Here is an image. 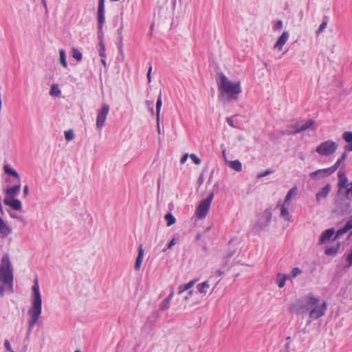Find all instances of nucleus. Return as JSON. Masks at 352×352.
Listing matches in <instances>:
<instances>
[{
	"label": "nucleus",
	"mask_w": 352,
	"mask_h": 352,
	"mask_svg": "<svg viewBox=\"0 0 352 352\" xmlns=\"http://www.w3.org/2000/svg\"><path fill=\"white\" fill-rule=\"evenodd\" d=\"M317 298L318 297L314 296L312 294H308L297 300L292 305V311L297 315H301L303 317L309 314L314 305V302H316Z\"/></svg>",
	"instance_id": "7ed1b4c3"
},
{
	"label": "nucleus",
	"mask_w": 352,
	"mask_h": 352,
	"mask_svg": "<svg viewBox=\"0 0 352 352\" xmlns=\"http://www.w3.org/2000/svg\"><path fill=\"white\" fill-rule=\"evenodd\" d=\"M151 72H152V66L151 65L148 67L147 75H146L147 78H148V81L149 83L151 82Z\"/></svg>",
	"instance_id": "864d4df0"
},
{
	"label": "nucleus",
	"mask_w": 352,
	"mask_h": 352,
	"mask_svg": "<svg viewBox=\"0 0 352 352\" xmlns=\"http://www.w3.org/2000/svg\"><path fill=\"white\" fill-rule=\"evenodd\" d=\"M176 243L175 239H173L167 245V249H171L172 247Z\"/></svg>",
	"instance_id": "4d7b16f0"
},
{
	"label": "nucleus",
	"mask_w": 352,
	"mask_h": 352,
	"mask_svg": "<svg viewBox=\"0 0 352 352\" xmlns=\"http://www.w3.org/2000/svg\"><path fill=\"white\" fill-rule=\"evenodd\" d=\"M4 291H5V289H4L3 286L0 285V296H1V297L3 296Z\"/></svg>",
	"instance_id": "0e129e2a"
},
{
	"label": "nucleus",
	"mask_w": 352,
	"mask_h": 352,
	"mask_svg": "<svg viewBox=\"0 0 352 352\" xmlns=\"http://www.w3.org/2000/svg\"><path fill=\"white\" fill-rule=\"evenodd\" d=\"M21 190V182H15L14 185L11 187L6 188L4 192L6 195V197L14 198Z\"/></svg>",
	"instance_id": "9b49d317"
},
{
	"label": "nucleus",
	"mask_w": 352,
	"mask_h": 352,
	"mask_svg": "<svg viewBox=\"0 0 352 352\" xmlns=\"http://www.w3.org/2000/svg\"><path fill=\"white\" fill-rule=\"evenodd\" d=\"M327 306V302L325 301H323L322 303L320 304V298L318 297L316 302H314V305L309 312V318L314 320L323 316L326 313Z\"/></svg>",
	"instance_id": "0eeeda50"
},
{
	"label": "nucleus",
	"mask_w": 352,
	"mask_h": 352,
	"mask_svg": "<svg viewBox=\"0 0 352 352\" xmlns=\"http://www.w3.org/2000/svg\"><path fill=\"white\" fill-rule=\"evenodd\" d=\"M327 21H323L320 25V27H319V28L318 29V30L316 32V34L319 35L320 33H322L324 31V30L327 28Z\"/></svg>",
	"instance_id": "79ce46f5"
},
{
	"label": "nucleus",
	"mask_w": 352,
	"mask_h": 352,
	"mask_svg": "<svg viewBox=\"0 0 352 352\" xmlns=\"http://www.w3.org/2000/svg\"><path fill=\"white\" fill-rule=\"evenodd\" d=\"M109 105L107 104H103L101 109L99 111L96 118V127L98 129H102L104 125L107 116L109 112Z\"/></svg>",
	"instance_id": "1a4fd4ad"
},
{
	"label": "nucleus",
	"mask_w": 352,
	"mask_h": 352,
	"mask_svg": "<svg viewBox=\"0 0 352 352\" xmlns=\"http://www.w3.org/2000/svg\"><path fill=\"white\" fill-rule=\"evenodd\" d=\"M164 219L166 221L167 226H168V227L173 225L176 221L175 218L174 217V216L173 215V214L171 212H168L165 215Z\"/></svg>",
	"instance_id": "473e14b6"
},
{
	"label": "nucleus",
	"mask_w": 352,
	"mask_h": 352,
	"mask_svg": "<svg viewBox=\"0 0 352 352\" xmlns=\"http://www.w3.org/2000/svg\"><path fill=\"white\" fill-rule=\"evenodd\" d=\"M283 21L279 20L276 22V23L274 26V30H280L283 28Z\"/></svg>",
	"instance_id": "de8ad7c7"
},
{
	"label": "nucleus",
	"mask_w": 352,
	"mask_h": 352,
	"mask_svg": "<svg viewBox=\"0 0 352 352\" xmlns=\"http://www.w3.org/2000/svg\"><path fill=\"white\" fill-rule=\"evenodd\" d=\"M122 30H123V25H122L120 28L118 30V35H122Z\"/></svg>",
	"instance_id": "69168bd1"
},
{
	"label": "nucleus",
	"mask_w": 352,
	"mask_h": 352,
	"mask_svg": "<svg viewBox=\"0 0 352 352\" xmlns=\"http://www.w3.org/2000/svg\"><path fill=\"white\" fill-rule=\"evenodd\" d=\"M214 192H210L208 196L202 199L196 210V214L200 219L206 218L209 211L211 202L214 198Z\"/></svg>",
	"instance_id": "423d86ee"
},
{
	"label": "nucleus",
	"mask_w": 352,
	"mask_h": 352,
	"mask_svg": "<svg viewBox=\"0 0 352 352\" xmlns=\"http://www.w3.org/2000/svg\"><path fill=\"white\" fill-rule=\"evenodd\" d=\"M314 123L315 122L313 120H309L300 126L294 125V128L295 129V132L298 133L305 131L311 127Z\"/></svg>",
	"instance_id": "6ab92c4d"
},
{
	"label": "nucleus",
	"mask_w": 352,
	"mask_h": 352,
	"mask_svg": "<svg viewBox=\"0 0 352 352\" xmlns=\"http://www.w3.org/2000/svg\"><path fill=\"white\" fill-rule=\"evenodd\" d=\"M162 105V93L160 92L158 96L157 102H156V116H157V121L160 120V111H161Z\"/></svg>",
	"instance_id": "c85d7f7f"
},
{
	"label": "nucleus",
	"mask_w": 352,
	"mask_h": 352,
	"mask_svg": "<svg viewBox=\"0 0 352 352\" xmlns=\"http://www.w3.org/2000/svg\"><path fill=\"white\" fill-rule=\"evenodd\" d=\"M224 274V272L221 270H218L215 272V275L217 277H219Z\"/></svg>",
	"instance_id": "680f3d73"
},
{
	"label": "nucleus",
	"mask_w": 352,
	"mask_h": 352,
	"mask_svg": "<svg viewBox=\"0 0 352 352\" xmlns=\"http://www.w3.org/2000/svg\"><path fill=\"white\" fill-rule=\"evenodd\" d=\"M188 157H189V155L188 153H186L185 155H184L180 160V163L182 164H184L188 160Z\"/></svg>",
	"instance_id": "6e6d98bb"
},
{
	"label": "nucleus",
	"mask_w": 352,
	"mask_h": 352,
	"mask_svg": "<svg viewBox=\"0 0 352 352\" xmlns=\"http://www.w3.org/2000/svg\"><path fill=\"white\" fill-rule=\"evenodd\" d=\"M173 296V292L170 294L160 303V310L164 311L170 307V302Z\"/></svg>",
	"instance_id": "393cba45"
},
{
	"label": "nucleus",
	"mask_w": 352,
	"mask_h": 352,
	"mask_svg": "<svg viewBox=\"0 0 352 352\" xmlns=\"http://www.w3.org/2000/svg\"><path fill=\"white\" fill-rule=\"evenodd\" d=\"M236 252V248L229 250L226 254V258H231L232 256H233L235 254Z\"/></svg>",
	"instance_id": "49530a36"
},
{
	"label": "nucleus",
	"mask_w": 352,
	"mask_h": 352,
	"mask_svg": "<svg viewBox=\"0 0 352 352\" xmlns=\"http://www.w3.org/2000/svg\"><path fill=\"white\" fill-rule=\"evenodd\" d=\"M349 184H348V179L344 173H342L340 170L338 172V186H339V192L341 191L342 188H346Z\"/></svg>",
	"instance_id": "aec40b11"
},
{
	"label": "nucleus",
	"mask_w": 352,
	"mask_h": 352,
	"mask_svg": "<svg viewBox=\"0 0 352 352\" xmlns=\"http://www.w3.org/2000/svg\"><path fill=\"white\" fill-rule=\"evenodd\" d=\"M226 164L229 166L232 169L240 172L242 170V164L239 160L232 161H226Z\"/></svg>",
	"instance_id": "5701e85b"
},
{
	"label": "nucleus",
	"mask_w": 352,
	"mask_h": 352,
	"mask_svg": "<svg viewBox=\"0 0 352 352\" xmlns=\"http://www.w3.org/2000/svg\"><path fill=\"white\" fill-rule=\"evenodd\" d=\"M338 144L332 140H327L321 142L316 148V151L320 155L329 156L336 153Z\"/></svg>",
	"instance_id": "39448f33"
},
{
	"label": "nucleus",
	"mask_w": 352,
	"mask_h": 352,
	"mask_svg": "<svg viewBox=\"0 0 352 352\" xmlns=\"http://www.w3.org/2000/svg\"><path fill=\"white\" fill-rule=\"evenodd\" d=\"M0 281L11 287L13 282V270L9 256L6 254L1 258L0 265Z\"/></svg>",
	"instance_id": "20e7f679"
},
{
	"label": "nucleus",
	"mask_w": 352,
	"mask_h": 352,
	"mask_svg": "<svg viewBox=\"0 0 352 352\" xmlns=\"http://www.w3.org/2000/svg\"><path fill=\"white\" fill-rule=\"evenodd\" d=\"M210 287L208 281H204L197 285V288L199 293L206 294L208 289Z\"/></svg>",
	"instance_id": "c756f323"
},
{
	"label": "nucleus",
	"mask_w": 352,
	"mask_h": 352,
	"mask_svg": "<svg viewBox=\"0 0 352 352\" xmlns=\"http://www.w3.org/2000/svg\"><path fill=\"white\" fill-rule=\"evenodd\" d=\"M99 55L101 58H106V53H105V45L104 41L101 39L100 42L99 43Z\"/></svg>",
	"instance_id": "c9c22d12"
},
{
	"label": "nucleus",
	"mask_w": 352,
	"mask_h": 352,
	"mask_svg": "<svg viewBox=\"0 0 352 352\" xmlns=\"http://www.w3.org/2000/svg\"><path fill=\"white\" fill-rule=\"evenodd\" d=\"M334 172H335L334 170L331 166L327 168L319 169L314 172H312L311 173H310V177L313 179H319L326 177L331 175Z\"/></svg>",
	"instance_id": "9d476101"
},
{
	"label": "nucleus",
	"mask_w": 352,
	"mask_h": 352,
	"mask_svg": "<svg viewBox=\"0 0 352 352\" xmlns=\"http://www.w3.org/2000/svg\"><path fill=\"white\" fill-rule=\"evenodd\" d=\"M349 230L346 229V228L345 226H344L343 228L338 230V231L336 232L335 239H337V238H339L340 236H341L342 235H343L344 234H345Z\"/></svg>",
	"instance_id": "a19ab883"
},
{
	"label": "nucleus",
	"mask_w": 352,
	"mask_h": 352,
	"mask_svg": "<svg viewBox=\"0 0 352 352\" xmlns=\"http://www.w3.org/2000/svg\"><path fill=\"white\" fill-rule=\"evenodd\" d=\"M42 311V300L39 291V287L37 278L35 279L32 286V300L31 307L28 310L30 316L28 322V328L26 333V339H28L33 327L37 323Z\"/></svg>",
	"instance_id": "f03ea898"
},
{
	"label": "nucleus",
	"mask_w": 352,
	"mask_h": 352,
	"mask_svg": "<svg viewBox=\"0 0 352 352\" xmlns=\"http://www.w3.org/2000/svg\"><path fill=\"white\" fill-rule=\"evenodd\" d=\"M23 196L24 197H26L28 195V193H29V187H28V185H25L23 187Z\"/></svg>",
	"instance_id": "13d9d810"
},
{
	"label": "nucleus",
	"mask_w": 352,
	"mask_h": 352,
	"mask_svg": "<svg viewBox=\"0 0 352 352\" xmlns=\"http://www.w3.org/2000/svg\"><path fill=\"white\" fill-rule=\"evenodd\" d=\"M298 193V188L297 187H293L287 193L285 197V200H284V203L285 205H287L289 206V202L291 201V199L293 196H295Z\"/></svg>",
	"instance_id": "b1692460"
},
{
	"label": "nucleus",
	"mask_w": 352,
	"mask_h": 352,
	"mask_svg": "<svg viewBox=\"0 0 352 352\" xmlns=\"http://www.w3.org/2000/svg\"><path fill=\"white\" fill-rule=\"evenodd\" d=\"M118 51H119L120 54L121 56H123L124 55L123 36L118 35Z\"/></svg>",
	"instance_id": "e433bc0d"
},
{
	"label": "nucleus",
	"mask_w": 352,
	"mask_h": 352,
	"mask_svg": "<svg viewBox=\"0 0 352 352\" xmlns=\"http://www.w3.org/2000/svg\"><path fill=\"white\" fill-rule=\"evenodd\" d=\"M201 236H202V234H201V233H198V234L196 235V236H195V240H196V241H199V240H200V239H201Z\"/></svg>",
	"instance_id": "338daca9"
},
{
	"label": "nucleus",
	"mask_w": 352,
	"mask_h": 352,
	"mask_svg": "<svg viewBox=\"0 0 352 352\" xmlns=\"http://www.w3.org/2000/svg\"><path fill=\"white\" fill-rule=\"evenodd\" d=\"M287 205H285V204H283L282 206H281V208H280V216L282 218H283L286 221H290L291 218H292V216L291 214H289V211H288V209L286 207Z\"/></svg>",
	"instance_id": "a878e982"
},
{
	"label": "nucleus",
	"mask_w": 352,
	"mask_h": 352,
	"mask_svg": "<svg viewBox=\"0 0 352 352\" xmlns=\"http://www.w3.org/2000/svg\"><path fill=\"white\" fill-rule=\"evenodd\" d=\"M331 190V185L327 184L325 186H324L320 190H319L316 195V198L318 202L321 201L327 198L329 192Z\"/></svg>",
	"instance_id": "ddd939ff"
},
{
	"label": "nucleus",
	"mask_w": 352,
	"mask_h": 352,
	"mask_svg": "<svg viewBox=\"0 0 352 352\" xmlns=\"http://www.w3.org/2000/svg\"><path fill=\"white\" fill-rule=\"evenodd\" d=\"M146 106L149 108L152 114L154 113L153 108V102H151L149 100L146 101Z\"/></svg>",
	"instance_id": "603ef678"
},
{
	"label": "nucleus",
	"mask_w": 352,
	"mask_h": 352,
	"mask_svg": "<svg viewBox=\"0 0 352 352\" xmlns=\"http://www.w3.org/2000/svg\"><path fill=\"white\" fill-rule=\"evenodd\" d=\"M190 157L195 164L199 165L201 164V159L198 157L195 154L192 153L190 155Z\"/></svg>",
	"instance_id": "37998d69"
},
{
	"label": "nucleus",
	"mask_w": 352,
	"mask_h": 352,
	"mask_svg": "<svg viewBox=\"0 0 352 352\" xmlns=\"http://www.w3.org/2000/svg\"><path fill=\"white\" fill-rule=\"evenodd\" d=\"M4 346H5V348L6 349L9 351V352H11L12 351H13L12 349V347H11V345H10V342L8 340H6L5 342H4Z\"/></svg>",
	"instance_id": "09e8293b"
},
{
	"label": "nucleus",
	"mask_w": 352,
	"mask_h": 352,
	"mask_svg": "<svg viewBox=\"0 0 352 352\" xmlns=\"http://www.w3.org/2000/svg\"><path fill=\"white\" fill-rule=\"evenodd\" d=\"M296 133L295 132V129L294 131H285L284 132H283V135H294V134H296Z\"/></svg>",
	"instance_id": "052dcab7"
},
{
	"label": "nucleus",
	"mask_w": 352,
	"mask_h": 352,
	"mask_svg": "<svg viewBox=\"0 0 352 352\" xmlns=\"http://www.w3.org/2000/svg\"><path fill=\"white\" fill-rule=\"evenodd\" d=\"M98 38L100 41L103 40L102 28L105 22L104 16V0H99L98 9Z\"/></svg>",
	"instance_id": "6e6552de"
},
{
	"label": "nucleus",
	"mask_w": 352,
	"mask_h": 352,
	"mask_svg": "<svg viewBox=\"0 0 352 352\" xmlns=\"http://www.w3.org/2000/svg\"><path fill=\"white\" fill-rule=\"evenodd\" d=\"M60 90L56 84H53L51 86L50 94L52 96H58L60 95Z\"/></svg>",
	"instance_id": "72a5a7b5"
},
{
	"label": "nucleus",
	"mask_w": 352,
	"mask_h": 352,
	"mask_svg": "<svg viewBox=\"0 0 352 352\" xmlns=\"http://www.w3.org/2000/svg\"><path fill=\"white\" fill-rule=\"evenodd\" d=\"M227 123L232 128H235V125L234 124V121L232 118L228 117L226 118Z\"/></svg>",
	"instance_id": "3c124183"
},
{
	"label": "nucleus",
	"mask_w": 352,
	"mask_h": 352,
	"mask_svg": "<svg viewBox=\"0 0 352 352\" xmlns=\"http://www.w3.org/2000/svg\"><path fill=\"white\" fill-rule=\"evenodd\" d=\"M3 170L5 174L13 177L15 179V182H21L19 174L14 169L12 168L10 165L5 164L3 166Z\"/></svg>",
	"instance_id": "2eb2a0df"
},
{
	"label": "nucleus",
	"mask_w": 352,
	"mask_h": 352,
	"mask_svg": "<svg viewBox=\"0 0 352 352\" xmlns=\"http://www.w3.org/2000/svg\"><path fill=\"white\" fill-rule=\"evenodd\" d=\"M11 232V228L4 222L2 219H0V236L1 238H4L8 236Z\"/></svg>",
	"instance_id": "a211bd4d"
},
{
	"label": "nucleus",
	"mask_w": 352,
	"mask_h": 352,
	"mask_svg": "<svg viewBox=\"0 0 352 352\" xmlns=\"http://www.w3.org/2000/svg\"><path fill=\"white\" fill-rule=\"evenodd\" d=\"M157 318V314L153 313V314L148 318V321H153Z\"/></svg>",
	"instance_id": "bf43d9fd"
},
{
	"label": "nucleus",
	"mask_w": 352,
	"mask_h": 352,
	"mask_svg": "<svg viewBox=\"0 0 352 352\" xmlns=\"http://www.w3.org/2000/svg\"><path fill=\"white\" fill-rule=\"evenodd\" d=\"M3 203L5 205L11 207L14 210H21L22 208V203L18 199L5 197Z\"/></svg>",
	"instance_id": "f8f14e48"
},
{
	"label": "nucleus",
	"mask_w": 352,
	"mask_h": 352,
	"mask_svg": "<svg viewBox=\"0 0 352 352\" xmlns=\"http://www.w3.org/2000/svg\"><path fill=\"white\" fill-rule=\"evenodd\" d=\"M347 152L346 150H344V153L342 154L341 157L337 160V162L331 166L334 171H336L340 164L346 160L347 157Z\"/></svg>",
	"instance_id": "bb28decb"
},
{
	"label": "nucleus",
	"mask_w": 352,
	"mask_h": 352,
	"mask_svg": "<svg viewBox=\"0 0 352 352\" xmlns=\"http://www.w3.org/2000/svg\"><path fill=\"white\" fill-rule=\"evenodd\" d=\"M192 290H191V291H189V292H188V296H186L185 297V299H186V300H188V299L189 298V297L192 296Z\"/></svg>",
	"instance_id": "774afa93"
},
{
	"label": "nucleus",
	"mask_w": 352,
	"mask_h": 352,
	"mask_svg": "<svg viewBox=\"0 0 352 352\" xmlns=\"http://www.w3.org/2000/svg\"><path fill=\"white\" fill-rule=\"evenodd\" d=\"M342 138L348 143V144L344 146V149L346 151H352V132H344L342 133Z\"/></svg>",
	"instance_id": "dca6fc26"
},
{
	"label": "nucleus",
	"mask_w": 352,
	"mask_h": 352,
	"mask_svg": "<svg viewBox=\"0 0 352 352\" xmlns=\"http://www.w3.org/2000/svg\"><path fill=\"white\" fill-rule=\"evenodd\" d=\"M344 226L348 230H350L352 229V218L346 222V223L344 225Z\"/></svg>",
	"instance_id": "5fc2aeb1"
},
{
	"label": "nucleus",
	"mask_w": 352,
	"mask_h": 352,
	"mask_svg": "<svg viewBox=\"0 0 352 352\" xmlns=\"http://www.w3.org/2000/svg\"><path fill=\"white\" fill-rule=\"evenodd\" d=\"M72 56L77 61L80 62L82 59V53L76 48L73 47L72 50Z\"/></svg>",
	"instance_id": "2f4dec72"
},
{
	"label": "nucleus",
	"mask_w": 352,
	"mask_h": 352,
	"mask_svg": "<svg viewBox=\"0 0 352 352\" xmlns=\"http://www.w3.org/2000/svg\"><path fill=\"white\" fill-rule=\"evenodd\" d=\"M196 280H190L187 284H185L184 285H181L179 287V293H182L184 291L190 289L195 283Z\"/></svg>",
	"instance_id": "f704fd0d"
},
{
	"label": "nucleus",
	"mask_w": 352,
	"mask_h": 352,
	"mask_svg": "<svg viewBox=\"0 0 352 352\" xmlns=\"http://www.w3.org/2000/svg\"><path fill=\"white\" fill-rule=\"evenodd\" d=\"M288 32L285 31L281 36L278 38L276 43L274 45V48L278 50H281L283 45L285 44L286 41L289 38Z\"/></svg>",
	"instance_id": "4468645a"
},
{
	"label": "nucleus",
	"mask_w": 352,
	"mask_h": 352,
	"mask_svg": "<svg viewBox=\"0 0 352 352\" xmlns=\"http://www.w3.org/2000/svg\"><path fill=\"white\" fill-rule=\"evenodd\" d=\"M143 256H144V250L142 248V245H141L139 247L138 255V257L136 258L135 265H134V268L135 270H138L140 268L142 263Z\"/></svg>",
	"instance_id": "4be33fe9"
},
{
	"label": "nucleus",
	"mask_w": 352,
	"mask_h": 352,
	"mask_svg": "<svg viewBox=\"0 0 352 352\" xmlns=\"http://www.w3.org/2000/svg\"><path fill=\"white\" fill-rule=\"evenodd\" d=\"M9 214L13 219H19V220L21 219L20 217L18 215L15 214L13 212H9Z\"/></svg>",
	"instance_id": "e2e57ef3"
},
{
	"label": "nucleus",
	"mask_w": 352,
	"mask_h": 352,
	"mask_svg": "<svg viewBox=\"0 0 352 352\" xmlns=\"http://www.w3.org/2000/svg\"><path fill=\"white\" fill-rule=\"evenodd\" d=\"M273 173H274V171L272 170L267 169V170H265L263 172L258 173L257 175H256V177L258 179H260V178H262V177H265L267 175H270V174H272Z\"/></svg>",
	"instance_id": "ea45409f"
},
{
	"label": "nucleus",
	"mask_w": 352,
	"mask_h": 352,
	"mask_svg": "<svg viewBox=\"0 0 352 352\" xmlns=\"http://www.w3.org/2000/svg\"><path fill=\"white\" fill-rule=\"evenodd\" d=\"M335 231L333 228L326 230L323 232L320 237V243H324L327 241H329L334 234Z\"/></svg>",
	"instance_id": "412c9836"
},
{
	"label": "nucleus",
	"mask_w": 352,
	"mask_h": 352,
	"mask_svg": "<svg viewBox=\"0 0 352 352\" xmlns=\"http://www.w3.org/2000/svg\"><path fill=\"white\" fill-rule=\"evenodd\" d=\"M287 278V276L286 274H278L276 282L280 288L285 286Z\"/></svg>",
	"instance_id": "7c9ffc66"
},
{
	"label": "nucleus",
	"mask_w": 352,
	"mask_h": 352,
	"mask_svg": "<svg viewBox=\"0 0 352 352\" xmlns=\"http://www.w3.org/2000/svg\"><path fill=\"white\" fill-rule=\"evenodd\" d=\"M65 138L67 141H71L74 138V133L72 129L65 131Z\"/></svg>",
	"instance_id": "58836bf2"
},
{
	"label": "nucleus",
	"mask_w": 352,
	"mask_h": 352,
	"mask_svg": "<svg viewBox=\"0 0 352 352\" xmlns=\"http://www.w3.org/2000/svg\"><path fill=\"white\" fill-rule=\"evenodd\" d=\"M338 248L337 247H329L327 248L324 252L326 255L331 256L337 254Z\"/></svg>",
	"instance_id": "4c0bfd02"
},
{
	"label": "nucleus",
	"mask_w": 352,
	"mask_h": 352,
	"mask_svg": "<svg viewBox=\"0 0 352 352\" xmlns=\"http://www.w3.org/2000/svg\"><path fill=\"white\" fill-rule=\"evenodd\" d=\"M350 185H351V187H349V188L346 187V189L345 191V196H346V199H349V196L350 194L352 195V182L350 184Z\"/></svg>",
	"instance_id": "8fccbe9b"
},
{
	"label": "nucleus",
	"mask_w": 352,
	"mask_h": 352,
	"mask_svg": "<svg viewBox=\"0 0 352 352\" xmlns=\"http://www.w3.org/2000/svg\"><path fill=\"white\" fill-rule=\"evenodd\" d=\"M59 62L63 67H67V62L66 60V53L65 51L63 49L59 50Z\"/></svg>",
	"instance_id": "cd10ccee"
},
{
	"label": "nucleus",
	"mask_w": 352,
	"mask_h": 352,
	"mask_svg": "<svg viewBox=\"0 0 352 352\" xmlns=\"http://www.w3.org/2000/svg\"><path fill=\"white\" fill-rule=\"evenodd\" d=\"M302 273V270L298 267H294L292 270V276L293 277H296V276Z\"/></svg>",
	"instance_id": "a18cd8bd"
},
{
	"label": "nucleus",
	"mask_w": 352,
	"mask_h": 352,
	"mask_svg": "<svg viewBox=\"0 0 352 352\" xmlns=\"http://www.w3.org/2000/svg\"><path fill=\"white\" fill-rule=\"evenodd\" d=\"M262 218L265 221H261V219L258 221V225L261 228H263L266 227L268 223L271 221L272 219V214L269 210H265L264 212L262 214Z\"/></svg>",
	"instance_id": "f3484780"
},
{
	"label": "nucleus",
	"mask_w": 352,
	"mask_h": 352,
	"mask_svg": "<svg viewBox=\"0 0 352 352\" xmlns=\"http://www.w3.org/2000/svg\"><path fill=\"white\" fill-rule=\"evenodd\" d=\"M346 261H347V265L346 267H350L352 266V248L350 252L347 254L346 256Z\"/></svg>",
	"instance_id": "c03bdc74"
},
{
	"label": "nucleus",
	"mask_w": 352,
	"mask_h": 352,
	"mask_svg": "<svg viewBox=\"0 0 352 352\" xmlns=\"http://www.w3.org/2000/svg\"><path fill=\"white\" fill-rule=\"evenodd\" d=\"M219 99L224 102L236 100L242 92L241 82H232L223 73L217 78Z\"/></svg>",
	"instance_id": "f257e3e1"
}]
</instances>
